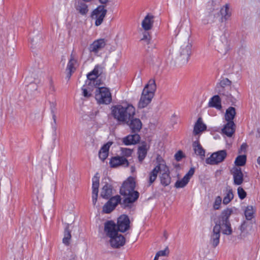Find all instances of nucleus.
<instances>
[{
  "mask_svg": "<svg viewBox=\"0 0 260 260\" xmlns=\"http://www.w3.org/2000/svg\"><path fill=\"white\" fill-rule=\"evenodd\" d=\"M156 164L155 167L149 173V186L155 181L159 172H160L161 173L160 176L161 184L164 186H168L171 182L169 168L166 165L165 160L159 155L157 156L156 158Z\"/></svg>",
  "mask_w": 260,
  "mask_h": 260,
  "instance_id": "1",
  "label": "nucleus"
},
{
  "mask_svg": "<svg viewBox=\"0 0 260 260\" xmlns=\"http://www.w3.org/2000/svg\"><path fill=\"white\" fill-rule=\"evenodd\" d=\"M136 182L133 177H129L122 184L120 193L121 195L126 197L121 203L123 208L129 207L139 198V193L135 191Z\"/></svg>",
  "mask_w": 260,
  "mask_h": 260,
  "instance_id": "2",
  "label": "nucleus"
},
{
  "mask_svg": "<svg viewBox=\"0 0 260 260\" xmlns=\"http://www.w3.org/2000/svg\"><path fill=\"white\" fill-rule=\"evenodd\" d=\"M111 114L118 122L128 123L135 114V108L131 104L127 105L126 107L120 105H116L112 107Z\"/></svg>",
  "mask_w": 260,
  "mask_h": 260,
  "instance_id": "3",
  "label": "nucleus"
},
{
  "mask_svg": "<svg viewBox=\"0 0 260 260\" xmlns=\"http://www.w3.org/2000/svg\"><path fill=\"white\" fill-rule=\"evenodd\" d=\"M189 37L188 36L179 42L175 52L176 59L183 63L187 62L191 54L192 45L189 41Z\"/></svg>",
  "mask_w": 260,
  "mask_h": 260,
  "instance_id": "4",
  "label": "nucleus"
},
{
  "mask_svg": "<svg viewBox=\"0 0 260 260\" xmlns=\"http://www.w3.org/2000/svg\"><path fill=\"white\" fill-rule=\"evenodd\" d=\"M156 86L154 79H150L145 86L138 103L139 108L146 107L151 101L156 90Z\"/></svg>",
  "mask_w": 260,
  "mask_h": 260,
  "instance_id": "5",
  "label": "nucleus"
},
{
  "mask_svg": "<svg viewBox=\"0 0 260 260\" xmlns=\"http://www.w3.org/2000/svg\"><path fill=\"white\" fill-rule=\"evenodd\" d=\"M95 98L100 104H109L112 101L111 93L109 88L105 87H96Z\"/></svg>",
  "mask_w": 260,
  "mask_h": 260,
  "instance_id": "6",
  "label": "nucleus"
},
{
  "mask_svg": "<svg viewBox=\"0 0 260 260\" xmlns=\"http://www.w3.org/2000/svg\"><path fill=\"white\" fill-rule=\"evenodd\" d=\"M227 153L225 150L218 151L213 153L211 155L206 159L207 164L217 165L224 160L226 157Z\"/></svg>",
  "mask_w": 260,
  "mask_h": 260,
  "instance_id": "7",
  "label": "nucleus"
},
{
  "mask_svg": "<svg viewBox=\"0 0 260 260\" xmlns=\"http://www.w3.org/2000/svg\"><path fill=\"white\" fill-rule=\"evenodd\" d=\"M119 203H121L120 196L117 195L111 198L103 206V212L105 213H111Z\"/></svg>",
  "mask_w": 260,
  "mask_h": 260,
  "instance_id": "8",
  "label": "nucleus"
},
{
  "mask_svg": "<svg viewBox=\"0 0 260 260\" xmlns=\"http://www.w3.org/2000/svg\"><path fill=\"white\" fill-rule=\"evenodd\" d=\"M107 13V10L105 9V6L103 5L99 6L92 12V16H95L96 26L100 25L104 20Z\"/></svg>",
  "mask_w": 260,
  "mask_h": 260,
  "instance_id": "9",
  "label": "nucleus"
},
{
  "mask_svg": "<svg viewBox=\"0 0 260 260\" xmlns=\"http://www.w3.org/2000/svg\"><path fill=\"white\" fill-rule=\"evenodd\" d=\"M129 224L128 217L126 215H122L118 218L116 225L119 232L124 233L129 229Z\"/></svg>",
  "mask_w": 260,
  "mask_h": 260,
  "instance_id": "10",
  "label": "nucleus"
},
{
  "mask_svg": "<svg viewBox=\"0 0 260 260\" xmlns=\"http://www.w3.org/2000/svg\"><path fill=\"white\" fill-rule=\"evenodd\" d=\"M118 230L115 223L112 220L106 222L104 224V232L109 238L118 234Z\"/></svg>",
  "mask_w": 260,
  "mask_h": 260,
  "instance_id": "11",
  "label": "nucleus"
},
{
  "mask_svg": "<svg viewBox=\"0 0 260 260\" xmlns=\"http://www.w3.org/2000/svg\"><path fill=\"white\" fill-rule=\"evenodd\" d=\"M106 45V41L104 39H100L94 41L89 45L88 50L90 52L97 54L99 51L103 49Z\"/></svg>",
  "mask_w": 260,
  "mask_h": 260,
  "instance_id": "12",
  "label": "nucleus"
},
{
  "mask_svg": "<svg viewBox=\"0 0 260 260\" xmlns=\"http://www.w3.org/2000/svg\"><path fill=\"white\" fill-rule=\"evenodd\" d=\"M109 243L112 248H119L125 244V239L123 236L118 233L110 237Z\"/></svg>",
  "mask_w": 260,
  "mask_h": 260,
  "instance_id": "13",
  "label": "nucleus"
},
{
  "mask_svg": "<svg viewBox=\"0 0 260 260\" xmlns=\"http://www.w3.org/2000/svg\"><path fill=\"white\" fill-rule=\"evenodd\" d=\"M87 80L86 84L88 86L89 90H93L94 87L96 88L102 84V82L99 77L94 75L93 74L90 73H88L87 75Z\"/></svg>",
  "mask_w": 260,
  "mask_h": 260,
  "instance_id": "14",
  "label": "nucleus"
},
{
  "mask_svg": "<svg viewBox=\"0 0 260 260\" xmlns=\"http://www.w3.org/2000/svg\"><path fill=\"white\" fill-rule=\"evenodd\" d=\"M221 226L220 223H215L211 236L210 242L213 247H216L219 243Z\"/></svg>",
  "mask_w": 260,
  "mask_h": 260,
  "instance_id": "15",
  "label": "nucleus"
},
{
  "mask_svg": "<svg viewBox=\"0 0 260 260\" xmlns=\"http://www.w3.org/2000/svg\"><path fill=\"white\" fill-rule=\"evenodd\" d=\"M231 174L233 176L234 184L235 185H240L242 184L244 179L241 168L234 167L231 170Z\"/></svg>",
  "mask_w": 260,
  "mask_h": 260,
  "instance_id": "16",
  "label": "nucleus"
},
{
  "mask_svg": "<svg viewBox=\"0 0 260 260\" xmlns=\"http://www.w3.org/2000/svg\"><path fill=\"white\" fill-rule=\"evenodd\" d=\"M110 165L112 168H116L119 166L128 167L129 162L126 158L123 156H117L111 158Z\"/></svg>",
  "mask_w": 260,
  "mask_h": 260,
  "instance_id": "17",
  "label": "nucleus"
},
{
  "mask_svg": "<svg viewBox=\"0 0 260 260\" xmlns=\"http://www.w3.org/2000/svg\"><path fill=\"white\" fill-rule=\"evenodd\" d=\"M140 136L138 134L129 135L122 139V143L125 145H135L138 144L140 141Z\"/></svg>",
  "mask_w": 260,
  "mask_h": 260,
  "instance_id": "18",
  "label": "nucleus"
},
{
  "mask_svg": "<svg viewBox=\"0 0 260 260\" xmlns=\"http://www.w3.org/2000/svg\"><path fill=\"white\" fill-rule=\"evenodd\" d=\"M132 133L137 134L142 128V124L141 120L138 118H132L127 123Z\"/></svg>",
  "mask_w": 260,
  "mask_h": 260,
  "instance_id": "19",
  "label": "nucleus"
},
{
  "mask_svg": "<svg viewBox=\"0 0 260 260\" xmlns=\"http://www.w3.org/2000/svg\"><path fill=\"white\" fill-rule=\"evenodd\" d=\"M232 213L233 210L232 209L227 208L224 210L221 214L219 220L216 222L220 223V225L221 224H225L226 225V226H228L230 222L229 218Z\"/></svg>",
  "mask_w": 260,
  "mask_h": 260,
  "instance_id": "20",
  "label": "nucleus"
},
{
  "mask_svg": "<svg viewBox=\"0 0 260 260\" xmlns=\"http://www.w3.org/2000/svg\"><path fill=\"white\" fill-rule=\"evenodd\" d=\"M77 63V60L75 59L74 55L72 54L70 56V59L68 63L66 71L67 72V77L69 80L72 73L76 70L75 65Z\"/></svg>",
  "mask_w": 260,
  "mask_h": 260,
  "instance_id": "21",
  "label": "nucleus"
},
{
  "mask_svg": "<svg viewBox=\"0 0 260 260\" xmlns=\"http://www.w3.org/2000/svg\"><path fill=\"white\" fill-rule=\"evenodd\" d=\"M253 224L249 221H244L240 226L241 235L243 236L251 234Z\"/></svg>",
  "mask_w": 260,
  "mask_h": 260,
  "instance_id": "22",
  "label": "nucleus"
},
{
  "mask_svg": "<svg viewBox=\"0 0 260 260\" xmlns=\"http://www.w3.org/2000/svg\"><path fill=\"white\" fill-rule=\"evenodd\" d=\"M154 16L150 14H147L142 22V26L145 30L151 29L153 23Z\"/></svg>",
  "mask_w": 260,
  "mask_h": 260,
  "instance_id": "23",
  "label": "nucleus"
},
{
  "mask_svg": "<svg viewBox=\"0 0 260 260\" xmlns=\"http://www.w3.org/2000/svg\"><path fill=\"white\" fill-rule=\"evenodd\" d=\"M112 144V142H108L101 148L99 153V156L102 161H104L108 157L109 148Z\"/></svg>",
  "mask_w": 260,
  "mask_h": 260,
  "instance_id": "24",
  "label": "nucleus"
},
{
  "mask_svg": "<svg viewBox=\"0 0 260 260\" xmlns=\"http://www.w3.org/2000/svg\"><path fill=\"white\" fill-rule=\"evenodd\" d=\"M235 131V124L234 121L228 122L222 129V133L229 137L232 136Z\"/></svg>",
  "mask_w": 260,
  "mask_h": 260,
  "instance_id": "25",
  "label": "nucleus"
},
{
  "mask_svg": "<svg viewBox=\"0 0 260 260\" xmlns=\"http://www.w3.org/2000/svg\"><path fill=\"white\" fill-rule=\"evenodd\" d=\"M206 129V125L203 122L202 119L200 117L198 118L194 124L193 133L194 135H197L205 131Z\"/></svg>",
  "mask_w": 260,
  "mask_h": 260,
  "instance_id": "26",
  "label": "nucleus"
},
{
  "mask_svg": "<svg viewBox=\"0 0 260 260\" xmlns=\"http://www.w3.org/2000/svg\"><path fill=\"white\" fill-rule=\"evenodd\" d=\"M220 14L221 15V20L222 22L225 21L230 18L231 12L228 4H225L221 8Z\"/></svg>",
  "mask_w": 260,
  "mask_h": 260,
  "instance_id": "27",
  "label": "nucleus"
},
{
  "mask_svg": "<svg viewBox=\"0 0 260 260\" xmlns=\"http://www.w3.org/2000/svg\"><path fill=\"white\" fill-rule=\"evenodd\" d=\"M231 81L228 78L223 79L216 85V89L218 93L222 95H225L224 92V87L226 86H230Z\"/></svg>",
  "mask_w": 260,
  "mask_h": 260,
  "instance_id": "28",
  "label": "nucleus"
},
{
  "mask_svg": "<svg viewBox=\"0 0 260 260\" xmlns=\"http://www.w3.org/2000/svg\"><path fill=\"white\" fill-rule=\"evenodd\" d=\"M192 146L194 153L200 156L201 159H204L205 156V151L202 147L199 141H196L193 142Z\"/></svg>",
  "mask_w": 260,
  "mask_h": 260,
  "instance_id": "29",
  "label": "nucleus"
},
{
  "mask_svg": "<svg viewBox=\"0 0 260 260\" xmlns=\"http://www.w3.org/2000/svg\"><path fill=\"white\" fill-rule=\"evenodd\" d=\"M209 107L215 108L218 110H220L222 108L221 100L218 95H215L211 98L208 103Z\"/></svg>",
  "mask_w": 260,
  "mask_h": 260,
  "instance_id": "30",
  "label": "nucleus"
},
{
  "mask_svg": "<svg viewBox=\"0 0 260 260\" xmlns=\"http://www.w3.org/2000/svg\"><path fill=\"white\" fill-rule=\"evenodd\" d=\"M76 10L82 15H85L88 12V6L83 2H78L75 6Z\"/></svg>",
  "mask_w": 260,
  "mask_h": 260,
  "instance_id": "31",
  "label": "nucleus"
},
{
  "mask_svg": "<svg viewBox=\"0 0 260 260\" xmlns=\"http://www.w3.org/2000/svg\"><path fill=\"white\" fill-rule=\"evenodd\" d=\"M112 194V187L108 184L104 185L101 190V196L104 199H108Z\"/></svg>",
  "mask_w": 260,
  "mask_h": 260,
  "instance_id": "32",
  "label": "nucleus"
},
{
  "mask_svg": "<svg viewBox=\"0 0 260 260\" xmlns=\"http://www.w3.org/2000/svg\"><path fill=\"white\" fill-rule=\"evenodd\" d=\"M236 115V110L235 108L230 107L225 112V119L227 122L233 121V119Z\"/></svg>",
  "mask_w": 260,
  "mask_h": 260,
  "instance_id": "33",
  "label": "nucleus"
},
{
  "mask_svg": "<svg viewBox=\"0 0 260 260\" xmlns=\"http://www.w3.org/2000/svg\"><path fill=\"white\" fill-rule=\"evenodd\" d=\"M147 153V149L146 145H143L139 147L138 150V159L139 162H142L145 158Z\"/></svg>",
  "mask_w": 260,
  "mask_h": 260,
  "instance_id": "34",
  "label": "nucleus"
},
{
  "mask_svg": "<svg viewBox=\"0 0 260 260\" xmlns=\"http://www.w3.org/2000/svg\"><path fill=\"white\" fill-rule=\"evenodd\" d=\"M69 224L68 223L66 225L65 229H64V237L62 239L63 243L67 246L69 245L70 243V240L71 239V231L69 230Z\"/></svg>",
  "mask_w": 260,
  "mask_h": 260,
  "instance_id": "35",
  "label": "nucleus"
},
{
  "mask_svg": "<svg viewBox=\"0 0 260 260\" xmlns=\"http://www.w3.org/2000/svg\"><path fill=\"white\" fill-rule=\"evenodd\" d=\"M254 209L252 206H248L244 211L245 216L247 220H250L254 217Z\"/></svg>",
  "mask_w": 260,
  "mask_h": 260,
  "instance_id": "36",
  "label": "nucleus"
},
{
  "mask_svg": "<svg viewBox=\"0 0 260 260\" xmlns=\"http://www.w3.org/2000/svg\"><path fill=\"white\" fill-rule=\"evenodd\" d=\"M214 46L216 48L217 50L221 53L224 52L225 51V45L223 42H221L218 39L214 41Z\"/></svg>",
  "mask_w": 260,
  "mask_h": 260,
  "instance_id": "37",
  "label": "nucleus"
},
{
  "mask_svg": "<svg viewBox=\"0 0 260 260\" xmlns=\"http://www.w3.org/2000/svg\"><path fill=\"white\" fill-rule=\"evenodd\" d=\"M189 180H187V178L183 177V178L181 179L177 180L175 184V187L178 188H183L188 183Z\"/></svg>",
  "mask_w": 260,
  "mask_h": 260,
  "instance_id": "38",
  "label": "nucleus"
},
{
  "mask_svg": "<svg viewBox=\"0 0 260 260\" xmlns=\"http://www.w3.org/2000/svg\"><path fill=\"white\" fill-rule=\"evenodd\" d=\"M234 198V194L232 189L228 191L225 196L223 198V203L225 205L229 204Z\"/></svg>",
  "mask_w": 260,
  "mask_h": 260,
  "instance_id": "39",
  "label": "nucleus"
},
{
  "mask_svg": "<svg viewBox=\"0 0 260 260\" xmlns=\"http://www.w3.org/2000/svg\"><path fill=\"white\" fill-rule=\"evenodd\" d=\"M246 157L245 155H239L235 159V164L237 166H243L246 163Z\"/></svg>",
  "mask_w": 260,
  "mask_h": 260,
  "instance_id": "40",
  "label": "nucleus"
},
{
  "mask_svg": "<svg viewBox=\"0 0 260 260\" xmlns=\"http://www.w3.org/2000/svg\"><path fill=\"white\" fill-rule=\"evenodd\" d=\"M98 173L92 178V191H99V177L96 176Z\"/></svg>",
  "mask_w": 260,
  "mask_h": 260,
  "instance_id": "41",
  "label": "nucleus"
},
{
  "mask_svg": "<svg viewBox=\"0 0 260 260\" xmlns=\"http://www.w3.org/2000/svg\"><path fill=\"white\" fill-rule=\"evenodd\" d=\"M121 154L122 156L125 158V157H129L131 156L133 150L127 148H120Z\"/></svg>",
  "mask_w": 260,
  "mask_h": 260,
  "instance_id": "42",
  "label": "nucleus"
},
{
  "mask_svg": "<svg viewBox=\"0 0 260 260\" xmlns=\"http://www.w3.org/2000/svg\"><path fill=\"white\" fill-rule=\"evenodd\" d=\"M225 224H221V229L222 230V233L225 235H230L232 233V230L231 227V223L229 222V225L226 226Z\"/></svg>",
  "mask_w": 260,
  "mask_h": 260,
  "instance_id": "43",
  "label": "nucleus"
},
{
  "mask_svg": "<svg viewBox=\"0 0 260 260\" xmlns=\"http://www.w3.org/2000/svg\"><path fill=\"white\" fill-rule=\"evenodd\" d=\"M103 71L102 67L100 65H96L94 67V69L90 72V73L91 74H93L94 75H96L98 77L102 74Z\"/></svg>",
  "mask_w": 260,
  "mask_h": 260,
  "instance_id": "44",
  "label": "nucleus"
},
{
  "mask_svg": "<svg viewBox=\"0 0 260 260\" xmlns=\"http://www.w3.org/2000/svg\"><path fill=\"white\" fill-rule=\"evenodd\" d=\"M83 90V95L86 98H89L91 95V92L92 90H89L88 86L86 84V85L83 86L82 88Z\"/></svg>",
  "mask_w": 260,
  "mask_h": 260,
  "instance_id": "45",
  "label": "nucleus"
},
{
  "mask_svg": "<svg viewBox=\"0 0 260 260\" xmlns=\"http://www.w3.org/2000/svg\"><path fill=\"white\" fill-rule=\"evenodd\" d=\"M238 194L241 200H243L246 197L247 193L244 189L241 187H239L237 189Z\"/></svg>",
  "mask_w": 260,
  "mask_h": 260,
  "instance_id": "46",
  "label": "nucleus"
},
{
  "mask_svg": "<svg viewBox=\"0 0 260 260\" xmlns=\"http://www.w3.org/2000/svg\"><path fill=\"white\" fill-rule=\"evenodd\" d=\"M221 198L220 196H217L215 200L213 208L215 210H218L220 208V205L221 203Z\"/></svg>",
  "mask_w": 260,
  "mask_h": 260,
  "instance_id": "47",
  "label": "nucleus"
},
{
  "mask_svg": "<svg viewBox=\"0 0 260 260\" xmlns=\"http://www.w3.org/2000/svg\"><path fill=\"white\" fill-rule=\"evenodd\" d=\"M194 173V169L193 168H191L187 173L184 176L187 178V180L189 181L190 178L192 176V175Z\"/></svg>",
  "mask_w": 260,
  "mask_h": 260,
  "instance_id": "48",
  "label": "nucleus"
},
{
  "mask_svg": "<svg viewBox=\"0 0 260 260\" xmlns=\"http://www.w3.org/2000/svg\"><path fill=\"white\" fill-rule=\"evenodd\" d=\"M98 192H99V191H96V192L92 191V204L94 206L95 205L96 201H97Z\"/></svg>",
  "mask_w": 260,
  "mask_h": 260,
  "instance_id": "49",
  "label": "nucleus"
},
{
  "mask_svg": "<svg viewBox=\"0 0 260 260\" xmlns=\"http://www.w3.org/2000/svg\"><path fill=\"white\" fill-rule=\"evenodd\" d=\"M183 157V153L181 151H178L175 155V159L177 161H180Z\"/></svg>",
  "mask_w": 260,
  "mask_h": 260,
  "instance_id": "50",
  "label": "nucleus"
},
{
  "mask_svg": "<svg viewBox=\"0 0 260 260\" xmlns=\"http://www.w3.org/2000/svg\"><path fill=\"white\" fill-rule=\"evenodd\" d=\"M141 40H146L148 44L149 43V42H150V37H149V35L148 34V33H145L143 35V38Z\"/></svg>",
  "mask_w": 260,
  "mask_h": 260,
  "instance_id": "51",
  "label": "nucleus"
},
{
  "mask_svg": "<svg viewBox=\"0 0 260 260\" xmlns=\"http://www.w3.org/2000/svg\"><path fill=\"white\" fill-rule=\"evenodd\" d=\"M157 256H165L166 255V250H160L157 252Z\"/></svg>",
  "mask_w": 260,
  "mask_h": 260,
  "instance_id": "52",
  "label": "nucleus"
},
{
  "mask_svg": "<svg viewBox=\"0 0 260 260\" xmlns=\"http://www.w3.org/2000/svg\"><path fill=\"white\" fill-rule=\"evenodd\" d=\"M49 88H50V91H51L52 92H55V87H54V86L52 82H50V87H49Z\"/></svg>",
  "mask_w": 260,
  "mask_h": 260,
  "instance_id": "53",
  "label": "nucleus"
},
{
  "mask_svg": "<svg viewBox=\"0 0 260 260\" xmlns=\"http://www.w3.org/2000/svg\"><path fill=\"white\" fill-rule=\"evenodd\" d=\"M52 118L54 121V123L56 124V117L55 114L53 113L52 114Z\"/></svg>",
  "mask_w": 260,
  "mask_h": 260,
  "instance_id": "54",
  "label": "nucleus"
},
{
  "mask_svg": "<svg viewBox=\"0 0 260 260\" xmlns=\"http://www.w3.org/2000/svg\"><path fill=\"white\" fill-rule=\"evenodd\" d=\"M100 2L102 4H105L108 2V0H100Z\"/></svg>",
  "mask_w": 260,
  "mask_h": 260,
  "instance_id": "55",
  "label": "nucleus"
},
{
  "mask_svg": "<svg viewBox=\"0 0 260 260\" xmlns=\"http://www.w3.org/2000/svg\"><path fill=\"white\" fill-rule=\"evenodd\" d=\"M75 258H76V255H72V258L70 260H75Z\"/></svg>",
  "mask_w": 260,
  "mask_h": 260,
  "instance_id": "56",
  "label": "nucleus"
},
{
  "mask_svg": "<svg viewBox=\"0 0 260 260\" xmlns=\"http://www.w3.org/2000/svg\"><path fill=\"white\" fill-rule=\"evenodd\" d=\"M159 257V256H157V253H156V255H155V257L154 258V260H157Z\"/></svg>",
  "mask_w": 260,
  "mask_h": 260,
  "instance_id": "57",
  "label": "nucleus"
},
{
  "mask_svg": "<svg viewBox=\"0 0 260 260\" xmlns=\"http://www.w3.org/2000/svg\"><path fill=\"white\" fill-rule=\"evenodd\" d=\"M245 146H246V144H242L241 146V148H244Z\"/></svg>",
  "mask_w": 260,
  "mask_h": 260,
  "instance_id": "58",
  "label": "nucleus"
}]
</instances>
